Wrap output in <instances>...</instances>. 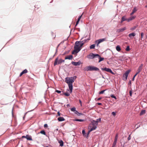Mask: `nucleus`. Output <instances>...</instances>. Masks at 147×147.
I'll list each match as a JSON object with an SVG mask.
<instances>
[{"label":"nucleus","mask_w":147,"mask_h":147,"mask_svg":"<svg viewBox=\"0 0 147 147\" xmlns=\"http://www.w3.org/2000/svg\"><path fill=\"white\" fill-rule=\"evenodd\" d=\"M76 78L77 77L76 76H74L73 77H66L65 78V82L68 84L70 93L72 92L73 90L72 84Z\"/></svg>","instance_id":"1"},{"label":"nucleus","mask_w":147,"mask_h":147,"mask_svg":"<svg viewBox=\"0 0 147 147\" xmlns=\"http://www.w3.org/2000/svg\"><path fill=\"white\" fill-rule=\"evenodd\" d=\"M84 43L81 42L77 41L75 43L74 47V50L72 51V54H76L81 49Z\"/></svg>","instance_id":"2"},{"label":"nucleus","mask_w":147,"mask_h":147,"mask_svg":"<svg viewBox=\"0 0 147 147\" xmlns=\"http://www.w3.org/2000/svg\"><path fill=\"white\" fill-rule=\"evenodd\" d=\"M84 70L87 71H98L99 69L94 66H89L85 67L84 69Z\"/></svg>","instance_id":"3"},{"label":"nucleus","mask_w":147,"mask_h":147,"mask_svg":"<svg viewBox=\"0 0 147 147\" xmlns=\"http://www.w3.org/2000/svg\"><path fill=\"white\" fill-rule=\"evenodd\" d=\"M130 71L129 70H127L123 74V80L125 81L127 80L128 76Z\"/></svg>","instance_id":"4"},{"label":"nucleus","mask_w":147,"mask_h":147,"mask_svg":"<svg viewBox=\"0 0 147 147\" xmlns=\"http://www.w3.org/2000/svg\"><path fill=\"white\" fill-rule=\"evenodd\" d=\"M64 61V60H63L61 59L58 60L57 58L55 61L54 65L55 66L56 65H58L61 63L62 62Z\"/></svg>","instance_id":"5"},{"label":"nucleus","mask_w":147,"mask_h":147,"mask_svg":"<svg viewBox=\"0 0 147 147\" xmlns=\"http://www.w3.org/2000/svg\"><path fill=\"white\" fill-rule=\"evenodd\" d=\"M106 40V38H102V39H99L97 40H96L95 41V43L96 44H97V46H98V45L100 43Z\"/></svg>","instance_id":"6"},{"label":"nucleus","mask_w":147,"mask_h":147,"mask_svg":"<svg viewBox=\"0 0 147 147\" xmlns=\"http://www.w3.org/2000/svg\"><path fill=\"white\" fill-rule=\"evenodd\" d=\"M97 126L96 125H93L90 124V125L88 127V129H90L89 130V132H90L96 129V128Z\"/></svg>","instance_id":"7"},{"label":"nucleus","mask_w":147,"mask_h":147,"mask_svg":"<svg viewBox=\"0 0 147 147\" xmlns=\"http://www.w3.org/2000/svg\"><path fill=\"white\" fill-rule=\"evenodd\" d=\"M102 70L103 71H105L108 72H109L113 74H115L110 69L105 67L104 68H102Z\"/></svg>","instance_id":"8"},{"label":"nucleus","mask_w":147,"mask_h":147,"mask_svg":"<svg viewBox=\"0 0 147 147\" xmlns=\"http://www.w3.org/2000/svg\"><path fill=\"white\" fill-rule=\"evenodd\" d=\"M126 29V27H125L123 28H120L119 29H118L117 30V32L119 33H120L121 32H123Z\"/></svg>","instance_id":"9"},{"label":"nucleus","mask_w":147,"mask_h":147,"mask_svg":"<svg viewBox=\"0 0 147 147\" xmlns=\"http://www.w3.org/2000/svg\"><path fill=\"white\" fill-rule=\"evenodd\" d=\"M143 66V64H141L139 67L138 68V69L137 70V71L138 72H140L142 70V67Z\"/></svg>","instance_id":"10"},{"label":"nucleus","mask_w":147,"mask_h":147,"mask_svg":"<svg viewBox=\"0 0 147 147\" xmlns=\"http://www.w3.org/2000/svg\"><path fill=\"white\" fill-rule=\"evenodd\" d=\"M91 124L92 125H96L97 126V125H98V123H97V121H95L94 120H93L91 122Z\"/></svg>","instance_id":"11"},{"label":"nucleus","mask_w":147,"mask_h":147,"mask_svg":"<svg viewBox=\"0 0 147 147\" xmlns=\"http://www.w3.org/2000/svg\"><path fill=\"white\" fill-rule=\"evenodd\" d=\"M71 63L74 65L77 66L80 65V64L81 62H76L73 61Z\"/></svg>","instance_id":"12"},{"label":"nucleus","mask_w":147,"mask_h":147,"mask_svg":"<svg viewBox=\"0 0 147 147\" xmlns=\"http://www.w3.org/2000/svg\"><path fill=\"white\" fill-rule=\"evenodd\" d=\"M137 9L136 7H134L133 9L132 10V12L130 13V15L131 16L133 14H134V13H135L137 11Z\"/></svg>","instance_id":"13"},{"label":"nucleus","mask_w":147,"mask_h":147,"mask_svg":"<svg viewBox=\"0 0 147 147\" xmlns=\"http://www.w3.org/2000/svg\"><path fill=\"white\" fill-rule=\"evenodd\" d=\"M28 72V71L26 69H25L20 74V76L21 77L22 76V75H23V74H26Z\"/></svg>","instance_id":"14"},{"label":"nucleus","mask_w":147,"mask_h":147,"mask_svg":"<svg viewBox=\"0 0 147 147\" xmlns=\"http://www.w3.org/2000/svg\"><path fill=\"white\" fill-rule=\"evenodd\" d=\"M136 17L135 16H131L129 18L127 19V21L129 22L134 19Z\"/></svg>","instance_id":"15"},{"label":"nucleus","mask_w":147,"mask_h":147,"mask_svg":"<svg viewBox=\"0 0 147 147\" xmlns=\"http://www.w3.org/2000/svg\"><path fill=\"white\" fill-rule=\"evenodd\" d=\"M83 14V13H82L80 16L78 18V20L76 22V24L75 25V27H76L77 26V25L79 23V22L80 20V19H81V18L82 17Z\"/></svg>","instance_id":"16"},{"label":"nucleus","mask_w":147,"mask_h":147,"mask_svg":"<svg viewBox=\"0 0 147 147\" xmlns=\"http://www.w3.org/2000/svg\"><path fill=\"white\" fill-rule=\"evenodd\" d=\"M83 14V13H82L80 16L78 18V20L76 22V24L75 25V27H76L77 26V25L79 23V22L80 20V19H81V18L82 17Z\"/></svg>","instance_id":"17"},{"label":"nucleus","mask_w":147,"mask_h":147,"mask_svg":"<svg viewBox=\"0 0 147 147\" xmlns=\"http://www.w3.org/2000/svg\"><path fill=\"white\" fill-rule=\"evenodd\" d=\"M26 138L28 140H32L31 136L28 135L26 136Z\"/></svg>","instance_id":"18"},{"label":"nucleus","mask_w":147,"mask_h":147,"mask_svg":"<svg viewBox=\"0 0 147 147\" xmlns=\"http://www.w3.org/2000/svg\"><path fill=\"white\" fill-rule=\"evenodd\" d=\"M57 119L59 121H61L65 120V119L63 117H59Z\"/></svg>","instance_id":"19"},{"label":"nucleus","mask_w":147,"mask_h":147,"mask_svg":"<svg viewBox=\"0 0 147 147\" xmlns=\"http://www.w3.org/2000/svg\"><path fill=\"white\" fill-rule=\"evenodd\" d=\"M136 34L135 33L132 32L131 33L129 34L128 35V36L129 38H131L132 37H134L135 36Z\"/></svg>","instance_id":"20"},{"label":"nucleus","mask_w":147,"mask_h":147,"mask_svg":"<svg viewBox=\"0 0 147 147\" xmlns=\"http://www.w3.org/2000/svg\"><path fill=\"white\" fill-rule=\"evenodd\" d=\"M73 58V56H67L65 57V59H71Z\"/></svg>","instance_id":"21"},{"label":"nucleus","mask_w":147,"mask_h":147,"mask_svg":"<svg viewBox=\"0 0 147 147\" xmlns=\"http://www.w3.org/2000/svg\"><path fill=\"white\" fill-rule=\"evenodd\" d=\"M98 56V59H99L98 62L99 63L100 61L103 60L104 58L103 57H100V56Z\"/></svg>","instance_id":"22"},{"label":"nucleus","mask_w":147,"mask_h":147,"mask_svg":"<svg viewBox=\"0 0 147 147\" xmlns=\"http://www.w3.org/2000/svg\"><path fill=\"white\" fill-rule=\"evenodd\" d=\"M97 56H88L87 57L89 59H92L96 57Z\"/></svg>","instance_id":"23"},{"label":"nucleus","mask_w":147,"mask_h":147,"mask_svg":"<svg viewBox=\"0 0 147 147\" xmlns=\"http://www.w3.org/2000/svg\"><path fill=\"white\" fill-rule=\"evenodd\" d=\"M82 134L84 137H88V136H87L86 134L85 133L84 130H83L82 131Z\"/></svg>","instance_id":"24"},{"label":"nucleus","mask_w":147,"mask_h":147,"mask_svg":"<svg viewBox=\"0 0 147 147\" xmlns=\"http://www.w3.org/2000/svg\"><path fill=\"white\" fill-rule=\"evenodd\" d=\"M116 50L118 51H120L121 50L120 46L119 45H117L116 47Z\"/></svg>","instance_id":"25"},{"label":"nucleus","mask_w":147,"mask_h":147,"mask_svg":"<svg viewBox=\"0 0 147 147\" xmlns=\"http://www.w3.org/2000/svg\"><path fill=\"white\" fill-rule=\"evenodd\" d=\"M145 110H142L140 113V115H143L145 113Z\"/></svg>","instance_id":"26"},{"label":"nucleus","mask_w":147,"mask_h":147,"mask_svg":"<svg viewBox=\"0 0 147 147\" xmlns=\"http://www.w3.org/2000/svg\"><path fill=\"white\" fill-rule=\"evenodd\" d=\"M59 143H60V146H63V142L62 140L59 141Z\"/></svg>","instance_id":"27"},{"label":"nucleus","mask_w":147,"mask_h":147,"mask_svg":"<svg viewBox=\"0 0 147 147\" xmlns=\"http://www.w3.org/2000/svg\"><path fill=\"white\" fill-rule=\"evenodd\" d=\"M74 120L76 121H78L80 122H83L84 121V119H74Z\"/></svg>","instance_id":"28"},{"label":"nucleus","mask_w":147,"mask_h":147,"mask_svg":"<svg viewBox=\"0 0 147 147\" xmlns=\"http://www.w3.org/2000/svg\"><path fill=\"white\" fill-rule=\"evenodd\" d=\"M122 21L127 20V19H126L124 16H123L121 18Z\"/></svg>","instance_id":"29"},{"label":"nucleus","mask_w":147,"mask_h":147,"mask_svg":"<svg viewBox=\"0 0 147 147\" xmlns=\"http://www.w3.org/2000/svg\"><path fill=\"white\" fill-rule=\"evenodd\" d=\"M95 44H93L91 45L90 47V48L91 49H94L95 47Z\"/></svg>","instance_id":"30"},{"label":"nucleus","mask_w":147,"mask_h":147,"mask_svg":"<svg viewBox=\"0 0 147 147\" xmlns=\"http://www.w3.org/2000/svg\"><path fill=\"white\" fill-rule=\"evenodd\" d=\"M40 133L44 135H46V133L44 130H41L40 131Z\"/></svg>","instance_id":"31"},{"label":"nucleus","mask_w":147,"mask_h":147,"mask_svg":"<svg viewBox=\"0 0 147 147\" xmlns=\"http://www.w3.org/2000/svg\"><path fill=\"white\" fill-rule=\"evenodd\" d=\"M118 139V134H117L115 136L114 140L117 141Z\"/></svg>","instance_id":"32"},{"label":"nucleus","mask_w":147,"mask_h":147,"mask_svg":"<svg viewBox=\"0 0 147 147\" xmlns=\"http://www.w3.org/2000/svg\"><path fill=\"white\" fill-rule=\"evenodd\" d=\"M64 94L66 96H68L70 95V94L68 92H65L64 93Z\"/></svg>","instance_id":"33"},{"label":"nucleus","mask_w":147,"mask_h":147,"mask_svg":"<svg viewBox=\"0 0 147 147\" xmlns=\"http://www.w3.org/2000/svg\"><path fill=\"white\" fill-rule=\"evenodd\" d=\"M106 90H102L100 92H99V94H103L104 92Z\"/></svg>","instance_id":"34"},{"label":"nucleus","mask_w":147,"mask_h":147,"mask_svg":"<svg viewBox=\"0 0 147 147\" xmlns=\"http://www.w3.org/2000/svg\"><path fill=\"white\" fill-rule=\"evenodd\" d=\"M136 26H134V27H132L130 29V30H134L136 29Z\"/></svg>","instance_id":"35"},{"label":"nucleus","mask_w":147,"mask_h":147,"mask_svg":"<svg viewBox=\"0 0 147 147\" xmlns=\"http://www.w3.org/2000/svg\"><path fill=\"white\" fill-rule=\"evenodd\" d=\"M76 109L75 108L72 107L71 109V111H72L74 112L76 111Z\"/></svg>","instance_id":"36"},{"label":"nucleus","mask_w":147,"mask_h":147,"mask_svg":"<svg viewBox=\"0 0 147 147\" xmlns=\"http://www.w3.org/2000/svg\"><path fill=\"white\" fill-rule=\"evenodd\" d=\"M129 49H129V46H128L127 47V48L126 49V50L127 51H128L129 50Z\"/></svg>","instance_id":"37"},{"label":"nucleus","mask_w":147,"mask_h":147,"mask_svg":"<svg viewBox=\"0 0 147 147\" xmlns=\"http://www.w3.org/2000/svg\"><path fill=\"white\" fill-rule=\"evenodd\" d=\"M96 121H97V123H98V122H100L101 121V118H99L97 119Z\"/></svg>","instance_id":"38"},{"label":"nucleus","mask_w":147,"mask_h":147,"mask_svg":"<svg viewBox=\"0 0 147 147\" xmlns=\"http://www.w3.org/2000/svg\"><path fill=\"white\" fill-rule=\"evenodd\" d=\"M111 96L112 98H114L116 99V97L115 96H114L112 94L111 95Z\"/></svg>","instance_id":"39"},{"label":"nucleus","mask_w":147,"mask_h":147,"mask_svg":"<svg viewBox=\"0 0 147 147\" xmlns=\"http://www.w3.org/2000/svg\"><path fill=\"white\" fill-rule=\"evenodd\" d=\"M131 139V135H129V136L128 138V140H130Z\"/></svg>","instance_id":"40"},{"label":"nucleus","mask_w":147,"mask_h":147,"mask_svg":"<svg viewBox=\"0 0 147 147\" xmlns=\"http://www.w3.org/2000/svg\"><path fill=\"white\" fill-rule=\"evenodd\" d=\"M132 92L131 90H130L129 91V95L130 96H132Z\"/></svg>","instance_id":"41"},{"label":"nucleus","mask_w":147,"mask_h":147,"mask_svg":"<svg viewBox=\"0 0 147 147\" xmlns=\"http://www.w3.org/2000/svg\"><path fill=\"white\" fill-rule=\"evenodd\" d=\"M117 141L114 140V142L113 144L115 146L116 145V143H117Z\"/></svg>","instance_id":"42"},{"label":"nucleus","mask_w":147,"mask_h":147,"mask_svg":"<svg viewBox=\"0 0 147 147\" xmlns=\"http://www.w3.org/2000/svg\"><path fill=\"white\" fill-rule=\"evenodd\" d=\"M112 114L114 116H115L116 115V113L114 112H113L112 113Z\"/></svg>","instance_id":"43"},{"label":"nucleus","mask_w":147,"mask_h":147,"mask_svg":"<svg viewBox=\"0 0 147 147\" xmlns=\"http://www.w3.org/2000/svg\"><path fill=\"white\" fill-rule=\"evenodd\" d=\"M141 34V38H142L143 37V36L144 35V33L143 32H142Z\"/></svg>","instance_id":"44"},{"label":"nucleus","mask_w":147,"mask_h":147,"mask_svg":"<svg viewBox=\"0 0 147 147\" xmlns=\"http://www.w3.org/2000/svg\"><path fill=\"white\" fill-rule=\"evenodd\" d=\"M56 92L58 93H60L61 92V91H60V90H56Z\"/></svg>","instance_id":"45"},{"label":"nucleus","mask_w":147,"mask_h":147,"mask_svg":"<svg viewBox=\"0 0 147 147\" xmlns=\"http://www.w3.org/2000/svg\"><path fill=\"white\" fill-rule=\"evenodd\" d=\"M139 73V72H138V71H137L136 74H135V75H134V76H135V77L137 76V75Z\"/></svg>","instance_id":"46"},{"label":"nucleus","mask_w":147,"mask_h":147,"mask_svg":"<svg viewBox=\"0 0 147 147\" xmlns=\"http://www.w3.org/2000/svg\"><path fill=\"white\" fill-rule=\"evenodd\" d=\"M79 101L81 105V106H82V101L80 100H79Z\"/></svg>","instance_id":"47"},{"label":"nucleus","mask_w":147,"mask_h":147,"mask_svg":"<svg viewBox=\"0 0 147 147\" xmlns=\"http://www.w3.org/2000/svg\"><path fill=\"white\" fill-rule=\"evenodd\" d=\"M48 127V125H47V124H45L44 125V127Z\"/></svg>","instance_id":"48"},{"label":"nucleus","mask_w":147,"mask_h":147,"mask_svg":"<svg viewBox=\"0 0 147 147\" xmlns=\"http://www.w3.org/2000/svg\"><path fill=\"white\" fill-rule=\"evenodd\" d=\"M82 115V114L80 113L79 112H78V113L77 114V115H78V116H80L81 115Z\"/></svg>","instance_id":"49"},{"label":"nucleus","mask_w":147,"mask_h":147,"mask_svg":"<svg viewBox=\"0 0 147 147\" xmlns=\"http://www.w3.org/2000/svg\"><path fill=\"white\" fill-rule=\"evenodd\" d=\"M97 104L98 105H102V104L101 103H97Z\"/></svg>","instance_id":"50"},{"label":"nucleus","mask_w":147,"mask_h":147,"mask_svg":"<svg viewBox=\"0 0 147 147\" xmlns=\"http://www.w3.org/2000/svg\"><path fill=\"white\" fill-rule=\"evenodd\" d=\"M74 113L76 114H77L78 113V112L76 111H74Z\"/></svg>","instance_id":"51"},{"label":"nucleus","mask_w":147,"mask_h":147,"mask_svg":"<svg viewBox=\"0 0 147 147\" xmlns=\"http://www.w3.org/2000/svg\"><path fill=\"white\" fill-rule=\"evenodd\" d=\"M90 55H99L98 54H93L92 53V55H91V54H90Z\"/></svg>","instance_id":"52"},{"label":"nucleus","mask_w":147,"mask_h":147,"mask_svg":"<svg viewBox=\"0 0 147 147\" xmlns=\"http://www.w3.org/2000/svg\"><path fill=\"white\" fill-rule=\"evenodd\" d=\"M58 116H60V113L59 112H58L57 113Z\"/></svg>","instance_id":"53"},{"label":"nucleus","mask_w":147,"mask_h":147,"mask_svg":"<svg viewBox=\"0 0 147 147\" xmlns=\"http://www.w3.org/2000/svg\"><path fill=\"white\" fill-rule=\"evenodd\" d=\"M102 98L101 97H100V98H98V99H97V100H99L100 99H102Z\"/></svg>","instance_id":"54"},{"label":"nucleus","mask_w":147,"mask_h":147,"mask_svg":"<svg viewBox=\"0 0 147 147\" xmlns=\"http://www.w3.org/2000/svg\"><path fill=\"white\" fill-rule=\"evenodd\" d=\"M135 76H134L132 78V81H134V79H135Z\"/></svg>","instance_id":"55"},{"label":"nucleus","mask_w":147,"mask_h":147,"mask_svg":"<svg viewBox=\"0 0 147 147\" xmlns=\"http://www.w3.org/2000/svg\"><path fill=\"white\" fill-rule=\"evenodd\" d=\"M22 138H26V136H22Z\"/></svg>","instance_id":"56"},{"label":"nucleus","mask_w":147,"mask_h":147,"mask_svg":"<svg viewBox=\"0 0 147 147\" xmlns=\"http://www.w3.org/2000/svg\"><path fill=\"white\" fill-rule=\"evenodd\" d=\"M90 132H89V131H88V134H86V135H87V136H88V135H89V134L90 133Z\"/></svg>","instance_id":"57"},{"label":"nucleus","mask_w":147,"mask_h":147,"mask_svg":"<svg viewBox=\"0 0 147 147\" xmlns=\"http://www.w3.org/2000/svg\"><path fill=\"white\" fill-rule=\"evenodd\" d=\"M115 145H113V144L112 147H115Z\"/></svg>","instance_id":"58"},{"label":"nucleus","mask_w":147,"mask_h":147,"mask_svg":"<svg viewBox=\"0 0 147 147\" xmlns=\"http://www.w3.org/2000/svg\"><path fill=\"white\" fill-rule=\"evenodd\" d=\"M60 44H59V45H58V46H57V48L58 47H59V45H60Z\"/></svg>","instance_id":"59"},{"label":"nucleus","mask_w":147,"mask_h":147,"mask_svg":"<svg viewBox=\"0 0 147 147\" xmlns=\"http://www.w3.org/2000/svg\"><path fill=\"white\" fill-rule=\"evenodd\" d=\"M123 21H122V20H121V23H122V22H123Z\"/></svg>","instance_id":"60"},{"label":"nucleus","mask_w":147,"mask_h":147,"mask_svg":"<svg viewBox=\"0 0 147 147\" xmlns=\"http://www.w3.org/2000/svg\"><path fill=\"white\" fill-rule=\"evenodd\" d=\"M146 38H147V35L146 36Z\"/></svg>","instance_id":"61"},{"label":"nucleus","mask_w":147,"mask_h":147,"mask_svg":"<svg viewBox=\"0 0 147 147\" xmlns=\"http://www.w3.org/2000/svg\"><path fill=\"white\" fill-rule=\"evenodd\" d=\"M130 83H131V81H130Z\"/></svg>","instance_id":"62"},{"label":"nucleus","mask_w":147,"mask_h":147,"mask_svg":"<svg viewBox=\"0 0 147 147\" xmlns=\"http://www.w3.org/2000/svg\"><path fill=\"white\" fill-rule=\"evenodd\" d=\"M57 130H58V129H57Z\"/></svg>","instance_id":"63"}]
</instances>
